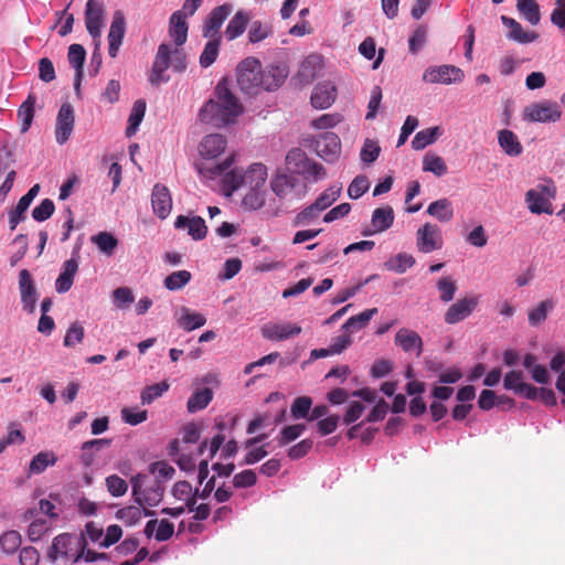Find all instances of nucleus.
I'll return each instance as SVG.
<instances>
[{
    "instance_id": "f257e3e1",
    "label": "nucleus",
    "mask_w": 565,
    "mask_h": 565,
    "mask_svg": "<svg viewBox=\"0 0 565 565\" xmlns=\"http://www.w3.org/2000/svg\"><path fill=\"white\" fill-rule=\"evenodd\" d=\"M233 163L234 154L232 153L222 163L200 168V173L209 179L221 177L222 191L226 196H231L241 186L262 189L265 185L268 175L265 164L256 162L242 171L238 168H231Z\"/></svg>"
},
{
    "instance_id": "f03ea898",
    "label": "nucleus",
    "mask_w": 565,
    "mask_h": 565,
    "mask_svg": "<svg viewBox=\"0 0 565 565\" xmlns=\"http://www.w3.org/2000/svg\"><path fill=\"white\" fill-rule=\"evenodd\" d=\"M213 95L200 109V120L218 128L235 122L243 113V106L230 90L225 78L217 83Z\"/></svg>"
},
{
    "instance_id": "7ed1b4c3",
    "label": "nucleus",
    "mask_w": 565,
    "mask_h": 565,
    "mask_svg": "<svg viewBox=\"0 0 565 565\" xmlns=\"http://www.w3.org/2000/svg\"><path fill=\"white\" fill-rule=\"evenodd\" d=\"M237 84L247 94H254L259 88L265 90L277 89L287 77L285 68L270 66L263 70L260 62L255 57L243 60L237 68Z\"/></svg>"
},
{
    "instance_id": "20e7f679",
    "label": "nucleus",
    "mask_w": 565,
    "mask_h": 565,
    "mask_svg": "<svg viewBox=\"0 0 565 565\" xmlns=\"http://www.w3.org/2000/svg\"><path fill=\"white\" fill-rule=\"evenodd\" d=\"M86 541L84 536H76L68 533L57 535L49 551V557L53 561L58 557L77 563L84 555Z\"/></svg>"
},
{
    "instance_id": "39448f33",
    "label": "nucleus",
    "mask_w": 565,
    "mask_h": 565,
    "mask_svg": "<svg viewBox=\"0 0 565 565\" xmlns=\"http://www.w3.org/2000/svg\"><path fill=\"white\" fill-rule=\"evenodd\" d=\"M562 116L561 107L555 102L533 103L524 109L523 118L531 122H555Z\"/></svg>"
},
{
    "instance_id": "423d86ee",
    "label": "nucleus",
    "mask_w": 565,
    "mask_h": 565,
    "mask_svg": "<svg viewBox=\"0 0 565 565\" xmlns=\"http://www.w3.org/2000/svg\"><path fill=\"white\" fill-rule=\"evenodd\" d=\"M444 241L440 228L431 223H425L416 232V246L420 253L428 254L443 247Z\"/></svg>"
},
{
    "instance_id": "0eeeda50",
    "label": "nucleus",
    "mask_w": 565,
    "mask_h": 565,
    "mask_svg": "<svg viewBox=\"0 0 565 565\" xmlns=\"http://www.w3.org/2000/svg\"><path fill=\"white\" fill-rule=\"evenodd\" d=\"M465 77L463 72L454 65H439L428 67L423 74V81L431 84L460 83Z\"/></svg>"
},
{
    "instance_id": "6e6552de",
    "label": "nucleus",
    "mask_w": 565,
    "mask_h": 565,
    "mask_svg": "<svg viewBox=\"0 0 565 565\" xmlns=\"http://www.w3.org/2000/svg\"><path fill=\"white\" fill-rule=\"evenodd\" d=\"M479 296H469L458 299L445 312L444 320L447 324H456L468 318L477 308Z\"/></svg>"
},
{
    "instance_id": "1a4fd4ad",
    "label": "nucleus",
    "mask_w": 565,
    "mask_h": 565,
    "mask_svg": "<svg viewBox=\"0 0 565 565\" xmlns=\"http://www.w3.org/2000/svg\"><path fill=\"white\" fill-rule=\"evenodd\" d=\"M75 116L73 106L64 103L57 113L55 139L58 145H64L71 137L74 129Z\"/></svg>"
},
{
    "instance_id": "9d476101",
    "label": "nucleus",
    "mask_w": 565,
    "mask_h": 565,
    "mask_svg": "<svg viewBox=\"0 0 565 565\" xmlns=\"http://www.w3.org/2000/svg\"><path fill=\"white\" fill-rule=\"evenodd\" d=\"M19 290L23 309L33 313L38 301V291L28 269H22L19 273Z\"/></svg>"
},
{
    "instance_id": "9b49d317",
    "label": "nucleus",
    "mask_w": 565,
    "mask_h": 565,
    "mask_svg": "<svg viewBox=\"0 0 565 565\" xmlns=\"http://www.w3.org/2000/svg\"><path fill=\"white\" fill-rule=\"evenodd\" d=\"M170 57V46L166 43L160 44L149 75V82L152 85L158 86L161 83L169 81V77L164 76V72L169 68Z\"/></svg>"
},
{
    "instance_id": "f8f14e48",
    "label": "nucleus",
    "mask_w": 565,
    "mask_h": 565,
    "mask_svg": "<svg viewBox=\"0 0 565 565\" xmlns=\"http://www.w3.org/2000/svg\"><path fill=\"white\" fill-rule=\"evenodd\" d=\"M233 6L230 3H224L214 8L209 17L206 18L203 25V36L204 38H220L218 33L222 24L227 19V17L232 13Z\"/></svg>"
},
{
    "instance_id": "ddd939ff",
    "label": "nucleus",
    "mask_w": 565,
    "mask_h": 565,
    "mask_svg": "<svg viewBox=\"0 0 565 565\" xmlns=\"http://www.w3.org/2000/svg\"><path fill=\"white\" fill-rule=\"evenodd\" d=\"M153 213L161 220L169 216L172 210V198L169 189L161 183H156L151 193Z\"/></svg>"
},
{
    "instance_id": "4468645a",
    "label": "nucleus",
    "mask_w": 565,
    "mask_h": 565,
    "mask_svg": "<svg viewBox=\"0 0 565 565\" xmlns=\"http://www.w3.org/2000/svg\"><path fill=\"white\" fill-rule=\"evenodd\" d=\"M301 327L296 323L269 322L262 327V335L270 341H281L300 334Z\"/></svg>"
},
{
    "instance_id": "2eb2a0df",
    "label": "nucleus",
    "mask_w": 565,
    "mask_h": 565,
    "mask_svg": "<svg viewBox=\"0 0 565 565\" xmlns=\"http://www.w3.org/2000/svg\"><path fill=\"white\" fill-rule=\"evenodd\" d=\"M317 153L326 161H334L341 151V141L334 132H323L316 145Z\"/></svg>"
},
{
    "instance_id": "dca6fc26",
    "label": "nucleus",
    "mask_w": 565,
    "mask_h": 565,
    "mask_svg": "<svg viewBox=\"0 0 565 565\" xmlns=\"http://www.w3.org/2000/svg\"><path fill=\"white\" fill-rule=\"evenodd\" d=\"M126 32V21L121 11H116L113 17L110 29L108 32V54L116 57L118 50L122 43Z\"/></svg>"
},
{
    "instance_id": "f3484780",
    "label": "nucleus",
    "mask_w": 565,
    "mask_h": 565,
    "mask_svg": "<svg viewBox=\"0 0 565 565\" xmlns=\"http://www.w3.org/2000/svg\"><path fill=\"white\" fill-rule=\"evenodd\" d=\"M104 9L96 0H87L85 10V24L88 33L94 38L100 36Z\"/></svg>"
},
{
    "instance_id": "a211bd4d",
    "label": "nucleus",
    "mask_w": 565,
    "mask_h": 565,
    "mask_svg": "<svg viewBox=\"0 0 565 565\" xmlns=\"http://www.w3.org/2000/svg\"><path fill=\"white\" fill-rule=\"evenodd\" d=\"M337 96V88L331 82L319 83L310 97L311 105L317 109L330 107Z\"/></svg>"
},
{
    "instance_id": "6ab92c4d",
    "label": "nucleus",
    "mask_w": 565,
    "mask_h": 565,
    "mask_svg": "<svg viewBox=\"0 0 565 565\" xmlns=\"http://www.w3.org/2000/svg\"><path fill=\"white\" fill-rule=\"evenodd\" d=\"M322 67V57L318 54L307 56L297 73V79L301 86L311 84Z\"/></svg>"
},
{
    "instance_id": "aec40b11",
    "label": "nucleus",
    "mask_w": 565,
    "mask_h": 565,
    "mask_svg": "<svg viewBox=\"0 0 565 565\" xmlns=\"http://www.w3.org/2000/svg\"><path fill=\"white\" fill-rule=\"evenodd\" d=\"M394 342L395 345L399 347L404 352L416 351L417 356L423 352V340L414 330L401 328L395 334Z\"/></svg>"
},
{
    "instance_id": "412c9836",
    "label": "nucleus",
    "mask_w": 565,
    "mask_h": 565,
    "mask_svg": "<svg viewBox=\"0 0 565 565\" xmlns=\"http://www.w3.org/2000/svg\"><path fill=\"white\" fill-rule=\"evenodd\" d=\"M178 230H188V234L195 241H201L206 236L207 227L201 216L188 217L179 215L174 222Z\"/></svg>"
},
{
    "instance_id": "4be33fe9",
    "label": "nucleus",
    "mask_w": 565,
    "mask_h": 565,
    "mask_svg": "<svg viewBox=\"0 0 565 565\" xmlns=\"http://www.w3.org/2000/svg\"><path fill=\"white\" fill-rule=\"evenodd\" d=\"M227 141L224 136L220 134H211L203 138L200 143V153L204 158H216L226 149Z\"/></svg>"
},
{
    "instance_id": "5701e85b",
    "label": "nucleus",
    "mask_w": 565,
    "mask_h": 565,
    "mask_svg": "<svg viewBox=\"0 0 565 565\" xmlns=\"http://www.w3.org/2000/svg\"><path fill=\"white\" fill-rule=\"evenodd\" d=\"M78 270V260L74 257L63 263L62 271L55 281V289L58 294L68 291L74 282V277Z\"/></svg>"
},
{
    "instance_id": "b1692460",
    "label": "nucleus",
    "mask_w": 565,
    "mask_h": 565,
    "mask_svg": "<svg viewBox=\"0 0 565 565\" xmlns=\"http://www.w3.org/2000/svg\"><path fill=\"white\" fill-rule=\"evenodd\" d=\"M186 13L177 11L170 18L169 35L177 46H181L188 39V23L185 21Z\"/></svg>"
},
{
    "instance_id": "393cba45",
    "label": "nucleus",
    "mask_w": 565,
    "mask_h": 565,
    "mask_svg": "<svg viewBox=\"0 0 565 565\" xmlns=\"http://www.w3.org/2000/svg\"><path fill=\"white\" fill-rule=\"evenodd\" d=\"M501 21L509 29L507 36L510 40H513L522 44H526L534 42L539 38V34L536 32L524 31L522 25L512 18L502 15Z\"/></svg>"
},
{
    "instance_id": "a878e982",
    "label": "nucleus",
    "mask_w": 565,
    "mask_h": 565,
    "mask_svg": "<svg viewBox=\"0 0 565 565\" xmlns=\"http://www.w3.org/2000/svg\"><path fill=\"white\" fill-rule=\"evenodd\" d=\"M297 185V179L287 173H277L270 181L273 192L279 199H287L291 195Z\"/></svg>"
},
{
    "instance_id": "bb28decb",
    "label": "nucleus",
    "mask_w": 565,
    "mask_h": 565,
    "mask_svg": "<svg viewBox=\"0 0 565 565\" xmlns=\"http://www.w3.org/2000/svg\"><path fill=\"white\" fill-rule=\"evenodd\" d=\"M164 493V487L161 480L156 479L152 484L141 490L139 501H135L140 507H157Z\"/></svg>"
},
{
    "instance_id": "cd10ccee",
    "label": "nucleus",
    "mask_w": 565,
    "mask_h": 565,
    "mask_svg": "<svg viewBox=\"0 0 565 565\" xmlns=\"http://www.w3.org/2000/svg\"><path fill=\"white\" fill-rule=\"evenodd\" d=\"M394 211L390 205L377 207L372 213L371 224L373 233H381L388 230L394 223Z\"/></svg>"
},
{
    "instance_id": "c85d7f7f",
    "label": "nucleus",
    "mask_w": 565,
    "mask_h": 565,
    "mask_svg": "<svg viewBox=\"0 0 565 565\" xmlns=\"http://www.w3.org/2000/svg\"><path fill=\"white\" fill-rule=\"evenodd\" d=\"M310 159L307 154L299 148L291 149L286 156V164L288 169L296 174L303 175L308 173V166L310 164Z\"/></svg>"
},
{
    "instance_id": "c756f323",
    "label": "nucleus",
    "mask_w": 565,
    "mask_h": 565,
    "mask_svg": "<svg viewBox=\"0 0 565 565\" xmlns=\"http://www.w3.org/2000/svg\"><path fill=\"white\" fill-rule=\"evenodd\" d=\"M498 141L503 151L511 157L520 156L523 147L519 141L518 136L508 129H502L498 132Z\"/></svg>"
},
{
    "instance_id": "7c9ffc66",
    "label": "nucleus",
    "mask_w": 565,
    "mask_h": 565,
    "mask_svg": "<svg viewBox=\"0 0 565 565\" xmlns=\"http://www.w3.org/2000/svg\"><path fill=\"white\" fill-rule=\"evenodd\" d=\"M250 20V15L245 11H237L230 20L226 29L225 36L232 41L242 35Z\"/></svg>"
},
{
    "instance_id": "2f4dec72",
    "label": "nucleus",
    "mask_w": 565,
    "mask_h": 565,
    "mask_svg": "<svg viewBox=\"0 0 565 565\" xmlns=\"http://www.w3.org/2000/svg\"><path fill=\"white\" fill-rule=\"evenodd\" d=\"M427 213L440 222H449L454 217V209L448 199L431 202L427 207Z\"/></svg>"
},
{
    "instance_id": "473e14b6",
    "label": "nucleus",
    "mask_w": 565,
    "mask_h": 565,
    "mask_svg": "<svg viewBox=\"0 0 565 565\" xmlns=\"http://www.w3.org/2000/svg\"><path fill=\"white\" fill-rule=\"evenodd\" d=\"M182 315L178 319V324L185 331H192L201 328L206 323V318L199 312L191 311L190 309L182 307Z\"/></svg>"
},
{
    "instance_id": "72a5a7b5",
    "label": "nucleus",
    "mask_w": 565,
    "mask_h": 565,
    "mask_svg": "<svg viewBox=\"0 0 565 565\" xmlns=\"http://www.w3.org/2000/svg\"><path fill=\"white\" fill-rule=\"evenodd\" d=\"M377 313V308L366 309L359 315L349 318L342 326L347 332L353 333L367 326L374 315Z\"/></svg>"
},
{
    "instance_id": "f704fd0d",
    "label": "nucleus",
    "mask_w": 565,
    "mask_h": 565,
    "mask_svg": "<svg viewBox=\"0 0 565 565\" xmlns=\"http://www.w3.org/2000/svg\"><path fill=\"white\" fill-rule=\"evenodd\" d=\"M35 104V95L29 94L26 99L21 104V106L18 109V117L21 120L22 132H25L33 121Z\"/></svg>"
},
{
    "instance_id": "c9c22d12",
    "label": "nucleus",
    "mask_w": 565,
    "mask_h": 565,
    "mask_svg": "<svg viewBox=\"0 0 565 565\" xmlns=\"http://www.w3.org/2000/svg\"><path fill=\"white\" fill-rule=\"evenodd\" d=\"M145 113L146 102L143 99L136 100L128 118V126L126 128L127 137H131L136 134L139 125L141 124L145 117Z\"/></svg>"
},
{
    "instance_id": "e433bc0d",
    "label": "nucleus",
    "mask_w": 565,
    "mask_h": 565,
    "mask_svg": "<svg viewBox=\"0 0 565 565\" xmlns=\"http://www.w3.org/2000/svg\"><path fill=\"white\" fill-rule=\"evenodd\" d=\"M213 392L209 387L195 391L188 399L186 407L190 413L205 408L212 401Z\"/></svg>"
},
{
    "instance_id": "4c0bfd02",
    "label": "nucleus",
    "mask_w": 565,
    "mask_h": 565,
    "mask_svg": "<svg viewBox=\"0 0 565 565\" xmlns=\"http://www.w3.org/2000/svg\"><path fill=\"white\" fill-rule=\"evenodd\" d=\"M440 136L439 127L426 128L418 131L412 140V147L415 150H422L434 143Z\"/></svg>"
},
{
    "instance_id": "58836bf2",
    "label": "nucleus",
    "mask_w": 565,
    "mask_h": 565,
    "mask_svg": "<svg viewBox=\"0 0 565 565\" xmlns=\"http://www.w3.org/2000/svg\"><path fill=\"white\" fill-rule=\"evenodd\" d=\"M90 241L107 256L113 255L114 250L118 246V239L109 232H99L92 236Z\"/></svg>"
},
{
    "instance_id": "ea45409f",
    "label": "nucleus",
    "mask_w": 565,
    "mask_h": 565,
    "mask_svg": "<svg viewBox=\"0 0 565 565\" xmlns=\"http://www.w3.org/2000/svg\"><path fill=\"white\" fill-rule=\"evenodd\" d=\"M85 57L86 51L83 45L72 44L68 47L67 58L70 64L75 68L76 77H78V81H82Z\"/></svg>"
},
{
    "instance_id": "a19ab883",
    "label": "nucleus",
    "mask_w": 565,
    "mask_h": 565,
    "mask_svg": "<svg viewBox=\"0 0 565 565\" xmlns=\"http://www.w3.org/2000/svg\"><path fill=\"white\" fill-rule=\"evenodd\" d=\"M341 191V185H331L320 193L312 204L322 212L330 207L340 198Z\"/></svg>"
},
{
    "instance_id": "79ce46f5",
    "label": "nucleus",
    "mask_w": 565,
    "mask_h": 565,
    "mask_svg": "<svg viewBox=\"0 0 565 565\" xmlns=\"http://www.w3.org/2000/svg\"><path fill=\"white\" fill-rule=\"evenodd\" d=\"M516 8L532 25H536L540 22V7L535 0H518Z\"/></svg>"
},
{
    "instance_id": "37998d69",
    "label": "nucleus",
    "mask_w": 565,
    "mask_h": 565,
    "mask_svg": "<svg viewBox=\"0 0 565 565\" xmlns=\"http://www.w3.org/2000/svg\"><path fill=\"white\" fill-rule=\"evenodd\" d=\"M423 170L443 177L447 173L448 167L445 160L435 153H426L423 160Z\"/></svg>"
},
{
    "instance_id": "c03bdc74",
    "label": "nucleus",
    "mask_w": 565,
    "mask_h": 565,
    "mask_svg": "<svg viewBox=\"0 0 565 565\" xmlns=\"http://www.w3.org/2000/svg\"><path fill=\"white\" fill-rule=\"evenodd\" d=\"M57 458L53 452L42 451L33 457L30 462L29 471L30 473H41L49 466H54Z\"/></svg>"
},
{
    "instance_id": "a18cd8bd",
    "label": "nucleus",
    "mask_w": 565,
    "mask_h": 565,
    "mask_svg": "<svg viewBox=\"0 0 565 565\" xmlns=\"http://www.w3.org/2000/svg\"><path fill=\"white\" fill-rule=\"evenodd\" d=\"M210 41L205 44L203 52L200 55V65L202 67L211 66L220 51L221 38H209Z\"/></svg>"
},
{
    "instance_id": "49530a36",
    "label": "nucleus",
    "mask_w": 565,
    "mask_h": 565,
    "mask_svg": "<svg viewBox=\"0 0 565 565\" xmlns=\"http://www.w3.org/2000/svg\"><path fill=\"white\" fill-rule=\"evenodd\" d=\"M273 34V26L259 20L253 21L248 30L250 43H258Z\"/></svg>"
},
{
    "instance_id": "de8ad7c7",
    "label": "nucleus",
    "mask_w": 565,
    "mask_h": 565,
    "mask_svg": "<svg viewBox=\"0 0 565 565\" xmlns=\"http://www.w3.org/2000/svg\"><path fill=\"white\" fill-rule=\"evenodd\" d=\"M192 278L188 270L173 271L164 278L163 285L168 290H179L183 288Z\"/></svg>"
},
{
    "instance_id": "09e8293b",
    "label": "nucleus",
    "mask_w": 565,
    "mask_h": 565,
    "mask_svg": "<svg viewBox=\"0 0 565 565\" xmlns=\"http://www.w3.org/2000/svg\"><path fill=\"white\" fill-rule=\"evenodd\" d=\"M21 542V535L18 531H8L0 536V548L6 554H13L19 550Z\"/></svg>"
},
{
    "instance_id": "8fccbe9b",
    "label": "nucleus",
    "mask_w": 565,
    "mask_h": 565,
    "mask_svg": "<svg viewBox=\"0 0 565 565\" xmlns=\"http://www.w3.org/2000/svg\"><path fill=\"white\" fill-rule=\"evenodd\" d=\"M387 269L398 274L405 273L415 265V258L407 253H398L394 259L385 264Z\"/></svg>"
},
{
    "instance_id": "3c124183",
    "label": "nucleus",
    "mask_w": 565,
    "mask_h": 565,
    "mask_svg": "<svg viewBox=\"0 0 565 565\" xmlns=\"http://www.w3.org/2000/svg\"><path fill=\"white\" fill-rule=\"evenodd\" d=\"M525 199L532 213L541 214L543 212H548L547 200H545L542 193L536 190H529L525 194Z\"/></svg>"
},
{
    "instance_id": "603ef678",
    "label": "nucleus",
    "mask_w": 565,
    "mask_h": 565,
    "mask_svg": "<svg viewBox=\"0 0 565 565\" xmlns=\"http://www.w3.org/2000/svg\"><path fill=\"white\" fill-rule=\"evenodd\" d=\"M437 289L439 291V299L443 302H449L456 295L457 285L451 277L446 276L437 281Z\"/></svg>"
},
{
    "instance_id": "864d4df0",
    "label": "nucleus",
    "mask_w": 565,
    "mask_h": 565,
    "mask_svg": "<svg viewBox=\"0 0 565 565\" xmlns=\"http://www.w3.org/2000/svg\"><path fill=\"white\" fill-rule=\"evenodd\" d=\"M141 509L140 505H128L119 509L116 512V518L122 521L127 525H135L141 520Z\"/></svg>"
},
{
    "instance_id": "5fc2aeb1",
    "label": "nucleus",
    "mask_w": 565,
    "mask_h": 565,
    "mask_svg": "<svg viewBox=\"0 0 565 565\" xmlns=\"http://www.w3.org/2000/svg\"><path fill=\"white\" fill-rule=\"evenodd\" d=\"M312 406V399L309 396L297 397L290 407L291 416L295 419L308 418Z\"/></svg>"
},
{
    "instance_id": "6e6d98bb",
    "label": "nucleus",
    "mask_w": 565,
    "mask_h": 565,
    "mask_svg": "<svg viewBox=\"0 0 565 565\" xmlns=\"http://www.w3.org/2000/svg\"><path fill=\"white\" fill-rule=\"evenodd\" d=\"M553 308L551 300L541 301L535 308L529 311V322L535 327L545 321L547 312Z\"/></svg>"
},
{
    "instance_id": "4d7b16f0",
    "label": "nucleus",
    "mask_w": 565,
    "mask_h": 565,
    "mask_svg": "<svg viewBox=\"0 0 565 565\" xmlns=\"http://www.w3.org/2000/svg\"><path fill=\"white\" fill-rule=\"evenodd\" d=\"M30 205L31 203L21 198L15 207L9 212V225L11 231H14L18 224L25 220V212Z\"/></svg>"
},
{
    "instance_id": "13d9d810",
    "label": "nucleus",
    "mask_w": 565,
    "mask_h": 565,
    "mask_svg": "<svg viewBox=\"0 0 565 565\" xmlns=\"http://www.w3.org/2000/svg\"><path fill=\"white\" fill-rule=\"evenodd\" d=\"M107 491L113 497H122L128 491V483L118 475H110L105 480Z\"/></svg>"
},
{
    "instance_id": "bf43d9fd",
    "label": "nucleus",
    "mask_w": 565,
    "mask_h": 565,
    "mask_svg": "<svg viewBox=\"0 0 565 565\" xmlns=\"http://www.w3.org/2000/svg\"><path fill=\"white\" fill-rule=\"evenodd\" d=\"M83 339H84V328L78 321H75L67 329L63 343L67 348H73V347L82 343Z\"/></svg>"
},
{
    "instance_id": "052dcab7",
    "label": "nucleus",
    "mask_w": 565,
    "mask_h": 565,
    "mask_svg": "<svg viewBox=\"0 0 565 565\" xmlns=\"http://www.w3.org/2000/svg\"><path fill=\"white\" fill-rule=\"evenodd\" d=\"M369 179L365 175L360 174L355 177L353 181L350 183L348 188V195L351 199L356 200L361 198L369 190Z\"/></svg>"
},
{
    "instance_id": "680f3d73",
    "label": "nucleus",
    "mask_w": 565,
    "mask_h": 565,
    "mask_svg": "<svg viewBox=\"0 0 565 565\" xmlns=\"http://www.w3.org/2000/svg\"><path fill=\"white\" fill-rule=\"evenodd\" d=\"M121 419L129 425L136 426L147 420L148 412L146 409L139 411L137 408L124 407L120 412Z\"/></svg>"
},
{
    "instance_id": "e2e57ef3",
    "label": "nucleus",
    "mask_w": 565,
    "mask_h": 565,
    "mask_svg": "<svg viewBox=\"0 0 565 565\" xmlns=\"http://www.w3.org/2000/svg\"><path fill=\"white\" fill-rule=\"evenodd\" d=\"M243 204L249 210H258L265 204V192L262 189H250L243 198Z\"/></svg>"
},
{
    "instance_id": "0e129e2a",
    "label": "nucleus",
    "mask_w": 565,
    "mask_h": 565,
    "mask_svg": "<svg viewBox=\"0 0 565 565\" xmlns=\"http://www.w3.org/2000/svg\"><path fill=\"white\" fill-rule=\"evenodd\" d=\"M55 211L54 202L50 199H44L40 205L35 206L32 211V217L38 222H44L50 218Z\"/></svg>"
},
{
    "instance_id": "69168bd1",
    "label": "nucleus",
    "mask_w": 565,
    "mask_h": 565,
    "mask_svg": "<svg viewBox=\"0 0 565 565\" xmlns=\"http://www.w3.org/2000/svg\"><path fill=\"white\" fill-rule=\"evenodd\" d=\"M305 429L306 426L303 424H296L284 427L280 433V437L278 438L279 445L284 446L294 441L305 431Z\"/></svg>"
},
{
    "instance_id": "338daca9",
    "label": "nucleus",
    "mask_w": 565,
    "mask_h": 565,
    "mask_svg": "<svg viewBox=\"0 0 565 565\" xmlns=\"http://www.w3.org/2000/svg\"><path fill=\"white\" fill-rule=\"evenodd\" d=\"M427 39V29L424 25H419L408 39V47L413 54H417L418 51L425 45Z\"/></svg>"
},
{
    "instance_id": "774afa93",
    "label": "nucleus",
    "mask_w": 565,
    "mask_h": 565,
    "mask_svg": "<svg viewBox=\"0 0 565 565\" xmlns=\"http://www.w3.org/2000/svg\"><path fill=\"white\" fill-rule=\"evenodd\" d=\"M169 385L166 382L152 384L145 388L141 393V402L142 404H150L156 398L161 396L166 391H168Z\"/></svg>"
}]
</instances>
